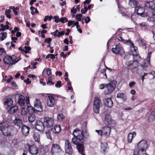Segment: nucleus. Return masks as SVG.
Returning <instances> with one entry per match:
<instances>
[{"label":"nucleus","instance_id":"nucleus-1","mask_svg":"<svg viewBox=\"0 0 155 155\" xmlns=\"http://www.w3.org/2000/svg\"><path fill=\"white\" fill-rule=\"evenodd\" d=\"M83 127H82V130L78 129H75L73 133L74 137L72 138V141L74 144H77L78 142H83L85 136H88L86 129L87 123L84 122Z\"/></svg>","mask_w":155,"mask_h":155},{"label":"nucleus","instance_id":"nucleus-2","mask_svg":"<svg viewBox=\"0 0 155 155\" xmlns=\"http://www.w3.org/2000/svg\"><path fill=\"white\" fill-rule=\"evenodd\" d=\"M138 150L134 151L133 155H146V150L148 148L147 141L143 140L137 144Z\"/></svg>","mask_w":155,"mask_h":155},{"label":"nucleus","instance_id":"nucleus-3","mask_svg":"<svg viewBox=\"0 0 155 155\" xmlns=\"http://www.w3.org/2000/svg\"><path fill=\"white\" fill-rule=\"evenodd\" d=\"M0 130L2 134L5 136H10L11 135L12 127L9 126L7 122L2 121L0 123Z\"/></svg>","mask_w":155,"mask_h":155},{"label":"nucleus","instance_id":"nucleus-4","mask_svg":"<svg viewBox=\"0 0 155 155\" xmlns=\"http://www.w3.org/2000/svg\"><path fill=\"white\" fill-rule=\"evenodd\" d=\"M15 55L12 57L9 56H6L4 58L3 61L6 64H14L17 63L19 60V58H17Z\"/></svg>","mask_w":155,"mask_h":155},{"label":"nucleus","instance_id":"nucleus-5","mask_svg":"<svg viewBox=\"0 0 155 155\" xmlns=\"http://www.w3.org/2000/svg\"><path fill=\"white\" fill-rule=\"evenodd\" d=\"M101 104V102L100 99L98 97H95L93 105V110L95 113H99Z\"/></svg>","mask_w":155,"mask_h":155},{"label":"nucleus","instance_id":"nucleus-6","mask_svg":"<svg viewBox=\"0 0 155 155\" xmlns=\"http://www.w3.org/2000/svg\"><path fill=\"white\" fill-rule=\"evenodd\" d=\"M51 152L52 155H61L62 153V149L59 145L54 144L51 147Z\"/></svg>","mask_w":155,"mask_h":155},{"label":"nucleus","instance_id":"nucleus-7","mask_svg":"<svg viewBox=\"0 0 155 155\" xmlns=\"http://www.w3.org/2000/svg\"><path fill=\"white\" fill-rule=\"evenodd\" d=\"M112 51L113 53L116 54L122 55L124 54V51L121 45L118 44L115 46V48H113Z\"/></svg>","mask_w":155,"mask_h":155},{"label":"nucleus","instance_id":"nucleus-8","mask_svg":"<svg viewBox=\"0 0 155 155\" xmlns=\"http://www.w3.org/2000/svg\"><path fill=\"white\" fill-rule=\"evenodd\" d=\"M116 83L114 82H111L106 85V89L105 91V94H106L111 93L114 90L116 86Z\"/></svg>","mask_w":155,"mask_h":155},{"label":"nucleus","instance_id":"nucleus-9","mask_svg":"<svg viewBox=\"0 0 155 155\" xmlns=\"http://www.w3.org/2000/svg\"><path fill=\"white\" fill-rule=\"evenodd\" d=\"M135 12L138 15H140L142 17H146L148 16L147 14H144V9L140 5L135 7L134 10Z\"/></svg>","mask_w":155,"mask_h":155},{"label":"nucleus","instance_id":"nucleus-10","mask_svg":"<svg viewBox=\"0 0 155 155\" xmlns=\"http://www.w3.org/2000/svg\"><path fill=\"white\" fill-rule=\"evenodd\" d=\"M65 153L69 154H71L73 153V150L71 144L67 139H66L65 141Z\"/></svg>","mask_w":155,"mask_h":155},{"label":"nucleus","instance_id":"nucleus-11","mask_svg":"<svg viewBox=\"0 0 155 155\" xmlns=\"http://www.w3.org/2000/svg\"><path fill=\"white\" fill-rule=\"evenodd\" d=\"M44 124L47 127L50 128L54 124V120L51 117H45L44 118Z\"/></svg>","mask_w":155,"mask_h":155},{"label":"nucleus","instance_id":"nucleus-12","mask_svg":"<svg viewBox=\"0 0 155 155\" xmlns=\"http://www.w3.org/2000/svg\"><path fill=\"white\" fill-rule=\"evenodd\" d=\"M35 128L38 131H43L45 129L44 123L40 120L37 121L36 122Z\"/></svg>","mask_w":155,"mask_h":155},{"label":"nucleus","instance_id":"nucleus-13","mask_svg":"<svg viewBox=\"0 0 155 155\" xmlns=\"http://www.w3.org/2000/svg\"><path fill=\"white\" fill-rule=\"evenodd\" d=\"M152 53L151 52H148L147 59L144 60L145 63L141 65L140 66L143 69L147 67L150 64V61Z\"/></svg>","mask_w":155,"mask_h":155},{"label":"nucleus","instance_id":"nucleus-14","mask_svg":"<svg viewBox=\"0 0 155 155\" xmlns=\"http://www.w3.org/2000/svg\"><path fill=\"white\" fill-rule=\"evenodd\" d=\"M29 152L32 155L37 154L38 153V149L37 146L34 145L29 146L28 148Z\"/></svg>","mask_w":155,"mask_h":155},{"label":"nucleus","instance_id":"nucleus-15","mask_svg":"<svg viewBox=\"0 0 155 155\" xmlns=\"http://www.w3.org/2000/svg\"><path fill=\"white\" fill-rule=\"evenodd\" d=\"M111 128L109 127H105L102 128L103 136L106 138H107L110 135Z\"/></svg>","mask_w":155,"mask_h":155},{"label":"nucleus","instance_id":"nucleus-16","mask_svg":"<svg viewBox=\"0 0 155 155\" xmlns=\"http://www.w3.org/2000/svg\"><path fill=\"white\" fill-rule=\"evenodd\" d=\"M55 103V100L54 97L50 95L48 97L47 99V104L48 106L50 107L54 106Z\"/></svg>","mask_w":155,"mask_h":155},{"label":"nucleus","instance_id":"nucleus-17","mask_svg":"<svg viewBox=\"0 0 155 155\" xmlns=\"http://www.w3.org/2000/svg\"><path fill=\"white\" fill-rule=\"evenodd\" d=\"M155 1L147 2L145 4V6L150 9L153 10L155 9Z\"/></svg>","mask_w":155,"mask_h":155},{"label":"nucleus","instance_id":"nucleus-18","mask_svg":"<svg viewBox=\"0 0 155 155\" xmlns=\"http://www.w3.org/2000/svg\"><path fill=\"white\" fill-rule=\"evenodd\" d=\"M112 122V119L110 114H107L105 117L104 123L106 125H110Z\"/></svg>","mask_w":155,"mask_h":155},{"label":"nucleus","instance_id":"nucleus-19","mask_svg":"<svg viewBox=\"0 0 155 155\" xmlns=\"http://www.w3.org/2000/svg\"><path fill=\"white\" fill-rule=\"evenodd\" d=\"M78 142L77 144H75L77 146V148L79 152L81 154V155H85L84 153V147L83 144Z\"/></svg>","mask_w":155,"mask_h":155},{"label":"nucleus","instance_id":"nucleus-20","mask_svg":"<svg viewBox=\"0 0 155 155\" xmlns=\"http://www.w3.org/2000/svg\"><path fill=\"white\" fill-rule=\"evenodd\" d=\"M131 50L134 56V57H133L134 59H135V58H140V56L138 54L137 52V47L135 46H132L131 47Z\"/></svg>","mask_w":155,"mask_h":155},{"label":"nucleus","instance_id":"nucleus-21","mask_svg":"<svg viewBox=\"0 0 155 155\" xmlns=\"http://www.w3.org/2000/svg\"><path fill=\"white\" fill-rule=\"evenodd\" d=\"M29 127L25 125H24L21 129L22 132L23 134L25 136H27L29 133Z\"/></svg>","mask_w":155,"mask_h":155},{"label":"nucleus","instance_id":"nucleus-22","mask_svg":"<svg viewBox=\"0 0 155 155\" xmlns=\"http://www.w3.org/2000/svg\"><path fill=\"white\" fill-rule=\"evenodd\" d=\"M13 102V101L12 98H7L4 103V105L6 107H10L12 105Z\"/></svg>","mask_w":155,"mask_h":155},{"label":"nucleus","instance_id":"nucleus-23","mask_svg":"<svg viewBox=\"0 0 155 155\" xmlns=\"http://www.w3.org/2000/svg\"><path fill=\"white\" fill-rule=\"evenodd\" d=\"M25 98L24 96L22 95H20L18 98V103L21 106L24 105L25 103Z\"/></svg>","mask_w":155,"mask_h":155},{"label":"nucleus","instance_id":"nucleus-24","mask_svg":"<svg viewBox=\"0 0 155 155\" xmlns=\"http://www.w3.org/2000/svg\"><path fill=\"white\" fill-rule=\"evenodd\" d=\"M51 131L55 134H58L61 131V127L59 125H55L51 129Z\"/></svg>","mask_w":155,"mask_h":155},{"label":"nucleus","instance_id":"nucleus-25","mask_svg":"<svg viewBox=\"0 0 155 155\" xmlns=\"http://www.w3.org/2000/svg\"><path fill=\"white\" fill-rule=\"evenodd\" d=\"M139 59L137 58H135V59H134L135 60L132 61L130 67H129V69H133L136 68L138 66L137 61L139 60Z\"/></svg>","mask_w":155,"mask_h":155},{"label":"nucleus","instance_id":"nucleus-26","mask_svg":"<svg viewBox=\"0 0 155 155\" xmlns=\"http://www.w3.org/2000/svg\"><path fill=\"white\" fill-rule=\"evenodd\" d=\"M105 105L107 107H110L113 105V102L110 98H108L105 99Z\"/></svg>","mask_w":155,"mask_h":155},{"label":"nucleus","instance_id":"nucleus-27","mask_svg":"<svg viewBox=\"0 0 155 155\" xmlns=\"http://www.w3.org/2000/svg\"><path fill=\"white\" fill-rule=\"evenodd\" d=\"M33 138L35 142L38 143H40V138L39 133L37 132H34L33 134Z\"/></svg>","mask_w":155,"mask_h":155},{"label":"nucleus","instance_id":"nucleus-28","mask_svg":"<svg viewBox=\"0 0 155 155\" xmlns=\"http://www.w3.org/2000/svg\"><path fill=\"white\" fill-rule=\"evenodd\" d=\"M117 97L118 98H120L123 102L124 101L127 99L126 95L123 93H118Z\"/></svg>","mask_w":155,"mask_h":155},{"label":"nucleus","instance_id":"nucleus-29","mask_svg":"<svg viewBox=\"0 0 155 155\" xmlns=\"http://www.w3.org/2000/svg\"><path fill=\"white\" fill-rule=\"evenodd\" d=\"M136 133L135 132H134L132 133H129L128 135V141L129 143L132 142V140L134 137L136 135Z\"/></svg>","mask_w":155,"mask_h":155},{"label":"nucleus","instance_id":"nucleus-30","mask_svg":"<svg viewBox=\"0 0 155 155\" xmlns=\"http://www.w3.org/2000/svg\"><path fill=\"white\" fill-rule=\"evenodd\" d=\"M136 42L138 43L140 46L142 47L145 49L146 48V44L142 39L139 38L136 40Z\"/></svg>","mask_w":155,"mask_h":155},{"label":"nucleus","instance_id":"nucleus-31","mask_svg":"<svg viewBox=\"0 0 155 155\" xmlns=\"http://www.w3.org/2000/svg\"><path fill=\"white\" fill-rule=\"evenodd\" d=\"M34 106L36 108H42V106L41 104V101L38 99H36L34 102Z\"/></svg>","mask_w":155,"mask_h":155},{"label":"nucleus","instance_id":"nucleus-32","mask_svg":"<svg viewBox=\"0 0 155 155\" xmlns=\"http://www.w3.org/2000/svg\"><path fill=\"white\" fill-rule=\"evenodd\" d=\"M18 109V107L17 106H15L12 107L10 108L8 112L10 114H13L15 113V112Z\"/></svg>","mask_w":155,"mask_h":155},{"label":"nucleus","instance_id":"nucleus-33","mask_svg":"<svg viewBox=\"0 0 155 155\" xmlns=\"http://www.w3.org/2000/svg\"><path fill=\"white\" fill-rule=\"evenodd\" d=\"M129 5L131 7L135 8V7L137 6L139 4L135 0H130L129 3Z\"/></svg>","mask_w":155,"mask_h":155},{"label":"nucleus","instance_id":"nucleus-34","mask_svg":"<svg viewBox=\"0 0 155 155\" xmlns=\"http://www.w3.org/2000/svg\"><path fill=\"white\" fill-rule=\"evenodd\" d=\"M155 120V109L151 112L149 117L148 120L150 122H152Z\"/></svg>","mask_w":155,"mask_h":155},{"label":"nucleus","instance_id":"nucleus-35","mask_svg":"<svg viewBox=\"0 0 155 155\" xmlns=\"http://www.w3.org/2000/svg\"><path fill=\"white\" fill-rule=\"evenodd\" d=\"M14 123L17 126L20 127L22 125V120L19 119H15L14 121Z\"/></svg>","mask_w":155,"mask_h":155},{"label":"nucleus","instance_id":"nucleus-36","mask_svg":"<svg viewBox=\"0 0 155 155\" xmlns=\"http://www.w3.org/2000/svg\"><path fill=\"white\" fill-rule=\"evenodd\" d=\"M107 144L106 143H101V152H105L106 151V149L107 148Z\"/></svg>","mask_w":155,"mask_h":155},{"label":"nucleus","instance_id":"nucleus-37","mask_svg":"<svg viewBox=\"0 0 155 155\" xmlns=\"http://www.w3.org/2000/svg\"><path fill=\"white\" fill-rule=\"evenodd\" d=\"M28 119L29 122H32L35 120V116L33 114H31L28 116Z\"/></svg>","mask_w":155,"mask_h":155},{"label":"nucleus","instance_id":"nucleus-38","mask_svg":"<svg viewBox=\"0 0 155 155\" xmlns=\"http://www.w3.org/2000/svg\"><path fill=\"white\" fill-rule=\"evenodd\" d=\"M7 33L6 32H1L0 34V40L2 41L6 38Z\"/></svg>","mask_w":155,"mask_h":155},{"label":"nucleus","instance_id":"nucleus-39","mask_svg":"<svg viewBox=\"0 0 155 155\" xmlns=\"http://www.w3.org/2000/svg\"><path fill=\"white\" fill-rule=\"evenodd\" d=\"M11 12V10L10 9L6 10L5 11V14L6 17L9 18H11L12 17V16L10 14Z\"/></svg>","mask_w":155,"mask_h":155},{"label":"nucleus","instance_id":"nucleus-40","mask_svg":"<svg viewBox=\"0 0 155 155\" xmlns=\"http://www.w3.org/2000/svg\"><path fill=\"white\" fill-rule=\"evenodd\" d=\"M52 77H49L48 78V81L47 84L49 85H54V82H52Z\"/></svg>","mask_w":155,"mask_h":155},{"label":"nucleus","instance_id":"nucleus-41","mask_svg":"<svg viewBox=\"0 0 155 155\" xmlns=\"http://www.w3.org/2000/svg\"><path fill=\"white\" fill-rule=\"evenodd\" d=\"M37 109H36L35 108H33V110L32 113H37L38 112H41L42 111L43 109L42 108H36Z\"/></svg>","mask_w":155,"mask_h":155},{"label":"nucleus","instance_id":"nucleus-42","mask_svg":"<svg viewBox=\"0 0 155 155\" xmlns=\"http://www.w3.org/2000/svg\"><path fill=\"white\" fill-rule=\"evenodd\" d=\"M45 134L46 135V136L48 139H50L51 140H52L51 137V133L50 131L49 130L48 131H47L45 132Z\"/></svg>","mask_w":155,"mask_h":155},{"label":"nucleus","instance_id":"nucleus-43","mask_svg":"<svg viewBox=\"0 0 155 155\" xmlns=\"http://www.w3.org/2000/svg\"><path fill=\"white\" fill-rule=\"evenodd\" d=\"M147 21L150 22H155V18L153 16L149 17L147 19Z\"/></svg>","mask_w":155,"mask_h":155},{"label":"nucleus","instance_id":"nucleus-44","mask_svg":"<svg viewBox=\"0 0 155 155\" xmlns=\"http://www.w3.org/2000/svg\"><path fill=\"white\" fill-rule=\"evenodd\" d=\"M58 120L59 121H61L64 118V116L62 114H60L57 116Z\"/></svg>","mask_w":155,"mask_h":155},{"label":"nucleus","instance_id":"nucleus-45","mask_svg":"<svg viewBox=\"0 0 155 155\" xmlns=\"http://www.w3.org/2000/svg\"><path fill=\"white\" fill-rule=\"evenodd\" d=\"M53 17L52 15H47L45 16L44 19V21H46L48 20L49 21H50L51 19Z\"/></svg>","mask_w":155,"mask_h":155},{"label":"nucleus","instance_id":"nucleus-46","mask_svg":"<svg viewBox=\"0 0 155 155\" xmlns=\"http://www.w3.org/2000/svg\"><path fill=\"white\" fill-rule=\"evenodd\" d=\"M59 21L62 23H64L65 22H67L68 21V20L66 18L63 17L60 18Z\"/></svg>","mask_w":155,"mask_h":155},{"label":"nucleus","instance_id":"nucleus-47","mask_svg":"<svg viewBox=\"0 0 155 155\" xmlns=\"http://www.w3.org/2000/svg\"><path fill=\"white\" fill-rule=\"evenodd\" d=\"M82 14H78L76 15L75 18L78 21L81 20V18L82 17Z\"/></svg>","mask_w":155,"mask_h":155},{"label":"nucleus","instance_id":"nucleus-48","mask_svg":"<svg viewBox=\"0 0 155 155\" xmlns=\"http://www.w3.org/2000/svg\"><path fill=\"white\" fill-rule=\"evenodd\" d=\"M49 58L51 59H54L55 58V56L54 54H49L46 56V58Z\"/></svg>","mask_w":155,"mask_h":155},{"label":"nucleus","instance_id":"nucleus-49","mask_svg":"<svg viewBox=\"0 0 155 155\" xmlns=\"http://www.w3.org/2000/svg\"><path fill=\"white\" fill-rule=\"evenodd\" d=\"M62 86L61 82L60 81H58L55 84V87L57 88H60Z\"/></svg>","mask_w":155,"mask_h":155},{"label":"nucleus","instance_id":"nucleus-50","mask_svg":"<svg viewBox=\"0 0 155 155\" xmlns=\"http://www.w3.org/2000/svg\"><path fill=\"white\" fill-rule=\"evenodd\" d=\"M25 50H23V51H24L26 53H27L28 52V51H30L31 50V48L30 47H27V46H25Z\"/></svg>","mask_w":155,"mask_h":155},{"label":"nucleus","instance_id":"nucleus-51","mask_svg":"<svg viewBox=\"0 0 155 155\" xmlns=\"http://www.w3.org/2000/svg\"><path fill=\"white\" fill-rule=\"evenodd\" d=\"M84 8L81 9V12L82 14H85L87 11V8L84 6Z\"/></svg>","mask_w":155,"mask_h":155},{"label":"nucleus","instance_id":"nucleus-52","mask_svg":"<svg viewBox=\"0 0 155 155\" xmlns=\"http://www.w3.org/2000/svg\"><path fill=\"white\" fill-rule=\"evenodd\" d=\"M21 113L22 115H25L27 114V112L25 109L22 108L21 110Z\"/></svg>","mask_w":155,"mask_h":155},{"label":"nucleus","instance_id":"nucleus-53","mask_svg":"<svg viewBox=\"0 0 155 155\" xmlns=\"http://www.w3.org/2000/svg\"><path fill=\"white\" fill-rule=\"evenodd\" d=\"M52 40V39L51 38H46L45 39L44 42L45 43H47L48 44H49L50 43Z\"/></svg>","mask_w":155,"mask_h":155},{"label":"nucleus","instance_id":"nucleus-54","mask_svg":"<svg viewBox=\"0 0 155 155\" xmlns=\"http://www.w3.org/2000/svg\"><path fill=\"white\" fill-rule=\"evenodd\" d=\"M95 131L99 135L101 136H102L103 135L102 129L101 130H96Z\"/></svg>","mask_w":155,"mask_h":155},{"label":"nucleus","instance_id":"nucleus-55","mask_svg":"<svg viewBox=\"0 0 155 155\" xmlns=\"http://www.w3.org/2000/svg\"><path fill=\"white\" fill-rule=\"evenodd\" d=\"M33 107L31 106H29L28 105L27 108V109L29 112H30L31 113H32L31 112H32L33 110Z\"/></svg>","mask_w":155,"mask_h":155},{"label":"nucleus","instance_id":"nucleus-56","mask_svg":"<svg viewBox=\"0 0 155 155\" xmlns=\"http://www.w3.org/2000/svg\"><path fill=\"white\" fill-rule=\"evenodd\" d=\"M132 61H127L126 62V65L127 66V68L129 69Z\"/></svg>","mask_w":155,"mask_h":155},{"label":"nucleus","instance_id":"nucleus-57","mask_svg":"<svg viewBox=\"0 0 155 155\" xmlns=\"http://www.w3.org/2000/svg\"><path fill=\"white\" fill-rule=\"evenodd\" d=\"M46 71L47 74L48 76H49L51 74V71L50 68H47L46 69Z\"/></svg>","mask_w":155,"mask_h":155},{"label":"nucleus","instance_id":"nucleus-58","mask_svg":"<svg viewBox=\"0 0 155 155\" xmlns=\"http://www.w3.org/2000/svg\"><path fill=\"white\" fill-rule=\"evenodd\" d=\"M65 33V32L64 31H61V32H59L58 33V34L57 35V36L58 37H60V36L61 35H64Z\"/></svg>","mask_w":155,"mask_h":155},{"label":"nucleus","instance_id":"nucleus-59","mask_svg":"<svg viewBox=\"0 0 155 155\" xmlns=\"http://www.w3.org/2000/svg\"><path fill=\"white\" fill-rule=\"evenodd\" d=\"M53 18L55 19V22L56 23L58 22L59 21V17L57 16H55Z\"/></svg>","mask_w":155,"mask_h":155},{"label":"nucleus","instance_id":"nucleus-60","mask_svg":"<svg viewBox=\"0 0 155 155\" xmlns=\"http://www.w3.org/2000/svg\"><path fill=\"white\" fill-rule=\"evenodd\" d=\"M101 73L103 75L105 76L106 78H107V75L106 74V70L105 69H103L101 71Z\"/></svg>","mask_w":155,"mask_h":155},{"label":"nucleus","instance_id":"nucleus-61","mask_svg":"<svg viewBox=\"0 0 155 155\" xmlns=\"http://www.w3.org/2000/svg\"><path fill=\"white\" fill-rule=\"evenodd\" d=\"M19 9V8L18 7H16L15 8V9H14V10H13V12L16 15H17L18 14V12H17V11Z\"/></svg>","mask_w":155,"mask_h":155},{"label":"nucleus","instance_id":"nucleus-62","mask_svg":"<svg viewBox=\"0 0 155 155\" xmlns=\"http://www.w3.org/2000/svg\"><path fill=\"white\" fill-rule=\"evenodd\" d=\"M35 8L33 6H31L30 7V9L31 11V13L32 15H34L35 14V12L33 11Z\"/></svg>","mask_w":155,"mask_h":155},{"label":"nucleus","instance_id":"nucleus-63","mask_svg":"<svg viewBox=\"0 0 155 155\" xmlns=\"http://www.w3.org/2000/svg\"><path fill=\"white\" fill-rule=\"evenodd\" d=\"M90 18L88 16L85 19V22L87 23H89L90 21Z\"/></svg>","mask_w":155,"mask_h":155},{"label":"nucleus","instance_id":"nucleus-64","mask_svg":"<svg viewBox=\"0 0 155 155\" xmlns=\"http://www.w3.org/2000/svg\"><path fill=\"white\" fill-rule=\"evenodd\" d=\"M76 8H73L71 9V13L75 14L76 12Z\"/></svg>","mask_w":155,"mask_h":155}]
</instances>
